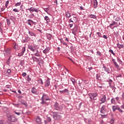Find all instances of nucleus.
Segmentation results:
<instances>
[{
  "mask_svg": "<svg viewBox=\"0 0 124 124\" xmlns=\"http://www.w3.org/2000/svg\"><path fill=\"white\" fill-rule=\"evenodd\" d=\"M88 96L89 97V102L93 103V104H94V102L93 100H96V96H97V93H89L88 94Z\"/></svg>",
  "mask_w": 124,
  "mask_h": 124,
  "instance_id": "nucleus-1",
  "label": "nucleus"
},
{
  "mask_svg": "<svg viewBox=\"0 0 124 124\" xmlns=\"http://www.w3.org/2000/svg\"><path fill=\"white\" fill-rule=\"evenodd\" d=\"M53 115V118L55 121H59L62 119V112H54Z\"/></svg>",
  "mask_w": 124,
  "mask_h": 124,
  "instance_id": "nucleus-2",
  "label": "nucleus"
},
{
  "mask_svg": "<svg viewBox=\"0 0 124 124\" xmlns=\"http://www.w3.org/2000/svg\"><path fill=\"white\" fill-rule=\"evenodd\" d=\"M8 120L10 121V122H17V118L15 117V115H10L8 116Z\"/></svg>",
  "mask_w": 124,
  "mask_h": 124,
  "instance_id": "nucleus-3",
  "label": "nucleus"
},
{
  "mask_svg": "<svg viewBox=\"0 0 124 124\" xmlns=\"http://www.w3.org/2000/svg\"><path fill=\"white\" fill-rule=\"evenodd\" d=\"M99 101L100 105H101L103 103H105V102L107 101V100L106 99V95H103L102 97L99 99Z\"/></svg>",
  "mask_w": 124,
  "mask_h": 124,
  "instance_id": "nucleus-4",
  "label": "nucleus"
},
{
  "mask_svg": "<svg viewBox=\"0 0 124 124\" xmlns=\"http://www.w3.org/2000/svg\"><path fill=\"white\" fill-rule=\"evenodd\" d=\"M116 110H118L120 113H123L124 111L121 109V108L119 107V106H112V111L113 112H115Z\"/></svg>",
  "mask_w": 124,
  "mask_h": 124,
  "instance_id": "nucleus-5",
  "label": "nucleus"
},
{
  "mask_svg": "<svg viewBox=\"0 0 124 124\" xmlns=\"http://www.w3.org/2000/svg\"><path fill=\"white\" fill-rule=\"evenodd\" d=\"M54 109L55 110H57V111H61L62 109V106H60L59 103L58 102H56L55 104L54 105Z\"/></svg>",
  "mask_w": 124,
  "mask_h": 124,
  "instance_id": "nucleus-6",
  "label": "nucleus"
},
{
  "mask_svg": "<svg viewBox=\"0 0 124 124\" xmlns=\"http://www.w3.org/2000/svg\"><path fill=\"white\" fill-rule=\"evenodd\" d=\"M112 62H113V63L117 70H121L122 69V68L120 67V65L118 64V63L116 62V60L112 59Z\"/></svg>",
  "mask_w": 124,
  "mask_h": 124,
  "instance_id": "nucleus-7",
  "label": "nucleus"
},
{
  "mask_svg": "<svg viewBox=\"0 0 124 124\" xmlns=\"http://www.w3.org/2000/svg\"><path fill=\"white\" fill-rule=\"evenodd\" d=\"M26 10H29L30 12H39V9L33 7H31L30 8L26 9Z\"/></svg>",
  "mask_w": 124,
  "mask_h": 124,
  "instance_id": "nucleus-8",
  "label": "nucleus"
},
{
  "mask_svg": "<svg viewBox=\"0 0 124 124\" xmlns=\"http://www.w3.org/2000/svg\"><path fill=\"white\" fill-rule=\"evenodd\" d=\"M31 59L33 60V62H37L39 63H40V62H41L42 63H43V60L42 59H41L40 61L38 58L33 56H32Z\"/></svg>",
  "mask_w": 124,
  "mask_h": 124,
  "instance_id": "nucleus-9",
  "label": "nucleus"
},
{
  "mask_svg": "<svg viewBox=\"0 0 124 124\" xmlns=\"http://www.w3.org/2000/svg\"><path fill=\"white\" fill-rule=\"evenodd\" d=\"M100 113L102 114H105V113H106V106H102L100 109Z\"/></svg>",
  "mask_w": 124,
  "mask_h": 124,
  "instance_id": "nucleus-10",
  "label": "nucleus"
},
{
  "mask_svg": "<svg viewBox=\"0 0 124 124\" xmlns=\"http://www.w3.org/2000/svg\"><path fill=\"white\" fill-rule=\"evenodd\" d=\"M28 48L30 49L32 52H35L36 50V46H28Z\"/></svg>",
  "mask_w": 124,
  "mask_h": 124,
  "instance_id": "nucleus-11",
  "label": "nucleus"
},
{
  "mask_svg": "<svg viewBox=\"0 0 124 124\" xmlns=\"http://www.w3.org/2000/svg\"><path fill=\"white\" fill-rule=\"evenodd\" d=\"M26 52V47H23L22 49L21 52L18 54V57H22L24 55V53Z\"/></svg>",
  "mask_w": 124,
  "mask_h": 124,
  "instance_id": "nucleus-12",
  "label": "nucleus"
},
{
  "mask_svg": "<svg viewBox=\"0 0 124 124\" xmlns=\"http://www.w3.org/2000/svg\"><path fill=\"white\" fill-rule=\"evenodd\" d=\"M31 93L33 94H38V93H37V89H36L35 87H32L31 88Z\"/></svg>",
  "mask_w": 124,
  "mask_h": 124,
  "instance_id": "nucleus-13",
  "label": "nucleus"
},
{
  "mask_svg": "<svg viewBox=\"0 0 124 124\" xmlns=\"http://www.w3.org/2000/svg\"><path fill=\"white\" fill-rule=\"evenodd\" d=\"M78 21V19L76 16H73V18L70 19L69 22H71L72 23H76Z\"/></svg>",
  "mask_w": 124,
  "mask_h": 124,
  "instance_id": "nucleus-14",
  "label": "nucleus"
},
{
  "mask_svg": "<svg viewBox=\"0 0 124 124\" xmlns=\"http://www.w3.org/2000/svg\"><path fill=\"white\" fill-rule=\"evenodd\" d=\"M94 8H96L97 7V0H93V2H92Z\"/></svg>",
  "mask_w": 124,
  "mask_h": 124,
  "instance_id": "nucleus-15",
  "label": "nucleus"
},
{
  "mask_svg": "<svg viewBox=\"0 0 124 124\" xmlns=\"http://www.w3.org/2000/svg\"><path fill=\"white\" fill-rule=\"evenodd\" d=\"M11 49L10 48H7L6 50H5V53H4V56H6V55H10L11 53Z\"/></svg>",
  "mask_w": 124,
  "mask_h": 124,
  "instance_id": "nucleus-16",
  "label": "nucleus"
},
{
  "mask_svg": "<svg viewBox=\"0 0 124 124\" xmlns=\"http://www.w3.org/2000/svg\"><path fill=\"white\" fill-rule=\"evenodd\" d=\"M45 87H49V86H50V79L48 78L47 79H46L45 82Z\"/></svg>",
  "mask_w": 124,
  "mask_h": 124,
  "instance_id": "nucleus-17",
  "label": "nucleus"
},
{
  "mask_svg": "<svg viewBox=\"0 0 124 124\" xmlns=\"http://www.w3.org/2000/svg\"><path fill=\"white\" fill-rule=\"evenodd\" d=\"M50 51V47H47L43 51L44 54H48Z\"/></svg>",
  "mask_w": 124,
  "mask_h": 124,
  "instance_id": "nucleus-18",
  "label": "nucleus"
},
{
  "mask_svg": "<svg viewBox=\"0 0 124 124\" xmlns=\"http://www.w3.org/2000/svg\"><path fill=\"white\" fill-rule=\"evenodd\" d=\"M69 91L68 90V89H64L63 91H60L59 93H61V94H62L63 93H68Z\"/></svg>",
  "mask_w": 124,
  "mask_h": 124,
  "instance_id": "nucleus-19",
  "label": "nucleus"
},
{
  "mask_svg": "<svg viewBox=\"0 0 124 124\" xmlns=\"http://www.w3.org/2000/svg\"><path fill=\"white\" fill-rule=\"evenodd\" d=\"M27 24L30 26V27H31V24H34V22L31 19L27 20Z\"/></svg>",
  "mask_w": 124,
  "mask_h": 124,
  "instance_id": "nucleus-20",
  "label": "nucleus"
},
{
  "mask_svg": "<svg viewBox=\"0 0 124 124\" xmlns=\"http://www.w3.org/2000/svg\"><path fill=\"white\" fill-rule=\"evenodd\" d=\"M44 20L45 21H46V24H48V23H50V18H49V17L48 16H46L44 17Z\"/></svg>",
  "mask_w": 124,
  "mask_h": 124,
  "instance_id": "nucleus-21",
  "label": "nucleus"
},
{
  "mask_svg": "<svg viewBox=\"0 0 124 124\" xmlns=\"http://www.w3.org/2000/svg\"><path fill=\"white\" fill-rule=\"evenodd\" d=\"M103 68H104L105 71L107 72V73L108 74H109V73H110V69H109V68H108L105 66H103Z\"/></svg>",
  "mask_w": 124,
  "mask_h": 124,
  "instance_id": "nucleus-22",
  "label": "nucleus"
},
{
  "mask_svg": "<svg viewBox=\"0 0 124 124\" xmlns=\"http://www.w3.org/2000/svg\"><path fill=\"white\" fill-rule=\"evenodd\" d=\"M42 98H43L44 100H46V101H47V100H49V101L51 100L50 98H46V94L44 93L43 94Z\"/></svg>",
  "mask_w": 124,
  "mask_h": 124,
  "instance_id": "nucleus-23",
  "label": "nucleus"
},
{
  "mask_svg": "<svg viewBox=\"0 0 124 124\" xmlns=\"http://www.w3.org/2000/svg\"><path fill=\"white\" fill-rule=\"evenodd\" d=\"M115 25H118V22L116 21H112V23L109 25V28L113 29V28H112V27Z\"/></svg>",
  "mask_w": 124,
  "mask_h": 124,
  "instance_id": "nucleus-24",
  "label": "nucleus"
},
{
  "mask_svg": "<svg viewBox=\"0 0 124 124\" xmlns=\"http://www.w3.org/2000/svg\"><path fill=\"white\" fill-rule=\"evenodd\" d=\"M28 33L30 36H36V34L31 31H29Z\"/></svg>",
  "mask_w": 124,
  "mask_h": 124,
  "instance_id": "nucleus-25",
  "label": "nucleus"
},
{
  "mask_svg": "<svg viewBox=\"0 0 124 124\" xmlns=\"http://www.w3.org/2000/svg\"><path fill=\"white\" fill-rule=\"evenodd\" d=\"M30 39H31V38L29 36H27L25 37V39L24 40H23V42H24V43L29 42V41H30Z\"/></svg>",
  "mask_w": 124,
  "mask_h": 124,
  "instance_id": "nucleus-26",
  "label": "nucleus"
},
{
  "mask_svg": "<svg viewBox=\"0 0 124 124\" xmlns=\"http://www.w3.org/2000/svg\"><path fill=\"white\" fill-rule=\"evenodd\" d=\"M20 103L22 105H24L25 107H28V104H27V102L25 101H21Z\"/></svg>",
  "mask_w": 124,
  "mask_h": 124,
  "instance_id": "nucleus-27",
  "label": "nucleus"
},
{
  "mask_svg": "<svg viewBox=\"0 0 124 124\" xmlns=\"http://www.w3.org/2000/svg\"><path fill=\"white\" fill-rule=\"evenodd\" d=\"M36 122L39 124H42L41 119H40L39 118V117H37V118H36Z\"/></svg>",
  "mask_w": 124,
  "mask_h": 124,
  "instance_id": "nucleus-28",
  "label": "nucleus"
},
{
  "mask_svg": "<svg viewBox=\"0 0 124 124\" xmlns=\"http://www.w3.org/2000/svg\"><path fill=\"white\" fill-rule=\"evenodd\" d=\"M76 31H77V26H75L74 28L72 29V33L75 34Z\"/></svg>",
  "mask_w": 124,
  "mask_h": 124,
  "instance_id": "nucleus-29",
  "label": "nucleus"
},
{
  "mask_svg": "<svg viewBox=\"0 0 124 124\" xmlns=\"http://www.w3.org/2000/svg\"><path fill=\"white\" fill-rule=\"evenodd\" d=\"M34 56L36 57H40V53H39V51L38 50H36V52L34 53Z\"/></svg>",
  "mask_w": 124,
  "mask_h": 124,
  "instance_id": "nucleus-30",
  "label": "nucleus"
},
{
  "mask_svg": "<svg viewBox=\"0 0 124 124\" xmlns=\"http://www.w3.org/2000/svg\"><path fill=\"white\" fill-rule=\"evenodd\" d=\"M117 47L119 49H122V48H124V45H120L119 43L117 44Z\"/></svg>",
  "mask_w": 124,
  "mask_h": 124,
  "instance_id": "nucleus-31",
  "label": "nucleus"
},
{
  "mask_svg": "<svg viewBox=\"0 0 124 124\" xmlns=\"http://www.w3.org/2000/svg\"><path fill=\"white\" fill-rule=\"evenodd\" d=\"M47 38L48 40H51V38L52 37V34L48 33L46 34Z\"/></svg>",
  "mask_w": 124,
  "mask_h": 124,
  "instance_id": "nucleus-32",
  "label": "nucleus"
},
{
  "mask_svg": "<svg viewBox=\"0 0 124 124\" xmlns=\"http://www.w3.org/2000/svg\"><path fill=\"white\" fill-rule=\"evenodd\" d=\"M89 17L92 19H96V16L95 15L91 14L89 16Z\"/></svg>",
  "mask_w": 124,
  "mask_h": 124,
  "instance_id": "nucleus-33",
  "label": "nucleus"
},
{
  "mask_svg": "<svg viewBox=\"0 0 124 124\" xmlns=\"http://www.w3.org/2000/svg\"><path fill=\"white\" fill-rule=\"evenodd\" d=\"M66 16L67 18H70V17H71V15H70V13H69V12H67L66 13Z\"/></svg>",
  "mask_w": 124,
  "mask_h": 124,
  "instance_id": "nucleus-34",
  "label": "nucleus"
},
{
  "mask_svg": "<svg viewBox=\"0 0 124 124\" xmlns=\"http://www.w3.org/2000/svg\"><path fill=\"white\" fill-rule=\"evenodd\" d=\"M109 123H110V124H113L114 123H115V119L114 118H112L111 119H110Z\"/></svg>",
  "mask_w": 124,
  "mask_h": 124,
  "instance_id": "nucleus-35",
  "label": "nucleus"
},
{
  "mask_svg": "<svg viewBox=\"0 0 124 124\" xmlns=\"http://www.w3.org/2000/svg\"><path fill=\"white\" fill-rule=\"evenodd\" d=\"M42 99V102L41 103V104L46 105V102H45L44 100V99L43 98H41Z\"/></svg>",
  "mask_w": 124,
  "mask_h": 124,
  "instance_id": "nucleus-36",
  "label": "nucleus"
},
{
  "mask_svg": "<svg viewBox=\"0 0 124 124\" xmlns=\"http://www.w3.org/2000/svg\"><path fill=\"white\" fill-rule=\"evenodd\" d=\"M111 103H112V104H116V100H115V99L112 98L111 99Z\"/></svg>",
  "mask_w": 124,
  "mask_h": 124,
  "instance_id": "nucleus-37",
  "label": "nucleus"
},
{
  "mask_svg": "<svg viewBox=\"0 0 124 124\" xmlns=\"http://www.w3.org/2000/svg\"><path fill=\"white\" fill-rule=\"evenodd\" d=\"M109 85V87H111V84H112V83H113V81L112 80V79H109L108 81Z\"/></svg>",
  "mask_w": 124,
  "mask_h": 124,
  "instance_id": "nucleus-38",
  "label": "nucleus"
},
{
  "mask_svg": "<svg viewBox=\"0 0 124 124\" xmlns=\"http://www.w3.org/2000/svg\"><path fill=\"white\" fill-rule=\"evenodd\" d=\"M96 34H97L98 36H99V37H102V35L100 32H97Z\"/></svg>",
  "mask_w": 124,
  "mask_h": 124,
  "instance_id": "nucleus-39",
  "label": "nucleus"
},
{
  "mask_svg": "<svg viewBox=\"0 0 124 124\" xmlns=\"http://www.w3.org/2000/svg\"><path fill=\"white\" fill-rule=\"evenodd\" d=\"M7 73L8 74V75H11V70L8 69L7 71Z\"/></svg>",
  "mask_w": 124,
  "mask_h": 124,
  "instance_id": "nucleus-40",
  "label": "nucleus"
},
{
  "mask_svg": "<svg viewBox=\"0 0 124 124\" xmlns=\"http://www.w3.org/2000/svg\"><path fill=\"white\" fill-rule=\"evenodd\" d=\"M109 53H111V54H112V55H113V56H115V53H114V51H113V50L112 49H109L108 50Z\"/></svg>",
  "mask_w": 124,
  "mask_h": 124,
  "instance_id": "nucleus-41",
  "label": "nucleus"
},
{
  "mask_svg": "<svg viewBox=\"0 0 124 124\" xmlns=\"http://www.w3.org/2000/svg\"><path fill=\"white\" fill-rule=\"evenodd\" d=\"M11 57H10V58L8 59L7 61V64H8V65H9V63H10V60H11Z\"/></svg>",
  "mask_w": 124,
  "mask_h": 124,
  "instance_id": "nucleus-42",
  "label": "nucleus"
},
{
  "mask_svg": "<svg viewBox=\"0 0 124 124\" xmlns=\"http://www.w3.org/2000/svg\"><path fill=\"white\" fill-rule=\"evenodd\" d=\"M15 5V6H20V5H21V2H17Z\"/></svg>",
  "mask_w": 124,
  "mask_h": 124,
  "instance_id": "nucleus-43",
  "label": "nucleus"
},
{
  "mask_svg": "<svg viewBox=\"0 0 124 124\" xmlns=\"http://www.w3.org/2000/svg\"><path fill=\"white\" fill-rule=\"evenodd\" d=\"M9 4V0H7L5 4V7H7L8 4Z\"/></svg>",
  "mask_w": 124,
  "mask_h": 124,
  "instance_id": "nucleus-44",
  "label": "nucleus"
},
{
  "mask_svg": "<svg viewBox=\"0 0 124 124\" xmlns=\"http://www.w3.org/2000/svg\"><path fill=\"white\" fill-rule=\"evenodd\" d=\"M1 26H2V24L1 23H0V32L2 33V28H1Z\"/></svg>",
  "mask_w": 124,
  "mask_h": 124,
  "instance_id": "nucleus-45",
  "label": "nucleus"
},
{
  "mask_svg": "<svg viewBox=\"0 0 124 124\" xmlns=\"http://www.w3.org/2000/svg\"><path fill=\"white\" fill-rule=\"evenodd\" d=\"M31 80V78H30V76H27V81L28 82H30Z\"/></svg>",
  "mask_w": 124,
  "mask_h": 124,
  "instance_id": "nucleus-46",
  "label": "nucleus"
},
{
  "mask_svg": "<svg viewBox=\"0 0 124 124\" xmlns=\"http://www.w3.org/2000/svg\"><path fill=\"white\" fill-rule=\"evenodd\" d=\"M46 120L47 122H49V123L51 122L52 119H51L50 117H47Z\"/></svg>",
  "mask_w": 124,
  "mask_h": 124,
  "instance_id": "nucleus-47",
  "label": "nucleus"
},
{
  "mask_svg": "<svg viewBox=\"0 0 124 124\" xmlns=\"http://www.w3.org/2000/svg\"><path fill=\"white\" fill-rule=\"evenodd\" d=\"M101 118H102V119H104L105 118H107V115L101 114Z\"/></svg>",
  "mask_w": 124,
  "mask_h": 124,
  "instance_id": "nucleus-48",
  "label": "nucleus"
},
{
  "mask_svg": "<svg viewBox=\"0 0 124 124\" xmlns=\"http://www.w3.org/2000/svg\"><path fill=\"white\" fill-rule=\"evenodd\" d=\"M6 22L8 24V25L9 26V25H10V20H9V19H7Z\"/></svg>",
  "mask_w": 124,
  "mask_h": 124,
  "instance_id": "nucleus-49",
  "label": "nucleus"
},
{
  "mask_svg": "<svg viewBox=\"0 0 124 124\" xmlns=\"http://www.w3.org/2000/svg\"><path fill=\"white\" fill-rule=\"evenodd\" d=\"M96 79L97 80H100V76H99V75L98 74L96 75Z\"/></svg>",
  "mask_w": 124,
  "mask_h": 124,
  "instance_id": "nucleus-50",
  "label": "nucleus"
},
{
  "mask_svg": "<svg viewBox=\"0 0 124 124\" xmlns=\"http://www.w3.org/2000/svg\"><path fill=\"white\" fill-rule=\"evenodd\" d=\"M115 21H116L117 22H119V21H120V17H117L115 19Z\"/></svg>",
  "mask_w": 124,
  "mask_h": 124,
  "instance_id": "nucleus-51",
  "label": "nucleus"
},
{
  "mask_svg": "<svg viewBox=\"0 0 124 124\" xmlns=\"http://www.w3.org/2000/svg\"><path fill=\"white\" fill-rule=\"evenodd\" d=\"M71 80L72 81L73 84H75V79L73 78H71Z\"/></svg>",
  "mask_w": 124,
  "mask_h": 124,
  "instance_id": "nucleus-52",
  "label": "nucleus"
},
{
  "mask_svg": "<svg viewBox=\"0 0 124 124\" xmlns=\"http://www.w3.org/2000/svg\"><path fill=\"white\" fill-rule=\"evenodd\" d=\"M14 49H17L18 48V45H17L16 44H15L14 45Z\"/></svg>",
  "mask_w": 124,
  "mask_h": 124,
  "instance_id": "nucleus-53",
  "label": "nucleus"
},
{
  "mask_svg": "<svg viewBox=\"0 0 124 124\" xmlns=\"http://www.w3.org/2000/svg\"><path fill=\"white\" fill-rule=\"evenodd\" d=\"M13 11L14 12H19V10L17 9H14L13 10Z\"/></svg>",
  "mask_w": 124,
  "mask_h": 124,
  "instance_id": "nucleus-54",
  "label": "nucleus"
},
{
  "mask_svg": "<svg viewBox=\"0 0 124 124\" xmlns=\"http://www.w3.org/2000/svg\"><path fill=\"white\" fill-rule=\"evenodd\" d=\"M96 54L97 56H101V53H100L99 51H97Z\"/></svg>",
  "mask_w": 124,
  "mask_h": 124,
  "instance_id": "nucleus-55",
  "label": "nucleus"
},
{
  "mask_svg": "<svg viewBox=\"0 0 124 124\" xmlns=\"http://www.w3.org/2000/svg\"><path fill=\"white\" fill-rule=\"evenodd\" d=\"M22 76L23 77H25V76H27V73H22Z\"/></svg>",
  "mask_w": 124,
  "mask_h": 124,
  "instance_id": "nucleus-56",
  "label": "nucleus"
},
{
  "mask_svg": "<svg viewBox=\"0 0 124 124\" xmlns=\"http://www.w3.org/2000/svg\"><path fill=\"white\" fill-rule=\"evenodd\" d=\"M15 113L16 114V115H17V116H20V115H21V113L20 112H17L16 111H15Z\"/></svg>",
  "mask_w": 124,
  "mask_h": 124,
  "instance_id": "nucleus-57",
  "label": "nucleus"
},
{
  "mask_svg": "<svg viewBox=\"0 0 124 124\" xmlns=\"http://www.w3.org/2000/svg\"><path fill=\"white\" fill-rule=\"evenodd\" d=\"M103 37V38H105V39H107V38H108V37H107V35H104Z\"/></svg>",
  "mask_w": 124,
  "mask_h": 124,
  "instance_id": "nucleus-58",
  "label": "nucleus"
},
{
  "mask_svg": "<svg viewBox=\"0 0 124 124\" xmlns=\"http://www.w3.org/2000/svg\"><path fill=\"white\" fill-rule=\"evenodd\" d=\"M62 44L63 45H64L65 46H67V44H66V43L63 42H62Z\"/></svg>",
  "mask_w": 124,
  "mask_h": 124,
  "instance_id": "nucleus-59",
  "label": "nucleus"
},
{
  "mask_svg": "<svg viewBox=\"0 0 124 124\" xmlns=\"http://www.w3.org/2000/svg\"><path fill=\"white\" fill-rule=\"evenodd\" d=\"M13 105H14L16 107L19 106V104H13Z\"/></svg>",
  "mask_w": 124,
  "mask_h": 124,
  "instance_id": "nucleus-60",
  "label": "nucleus"
},
{
  "mask_svg": "<svg viewBox=\"0 0 124 124\" xmlns=\"http://www.w3.org/2000/svg\"><path fill=\"white\" fill-rule=\"evenodd\" d=\"M121 108H122V109H124V104L121 106Z\"/></svg>",
  "mask_w": 124,
  "mask_h": 124,
  "instance_id": "nucleus-61",
  "label": "nucleus"
},
{
  "mask_svg": "<svg viewBox=\"0 0 124 124\" xmlns=\"http://www.w3.org/2000/svg\"><path fill=\"white\" fill-rule=\"evenodd\" d=\"M69 26L70 28H72V27H73V24H69Z\"/></svg>",
  "mask_w": 124,
  "mask_h": 124,
  "instance_id": "nucleus-62",
  "label": "nucleus"
},
{
  "mask_svg": "<svg viewBox=\"0 0 124 124\" xmlns=\"http://www.w3.org/2000/svg\"><path fill=\"white\" fill-rule=\"evenodd\" d=\"M40 81H41L40 84H41V85H43V81H42V79H40Z\"/></svg>",
  "mask_w": 124,
  "mask_h": 124,
  "instance_id": "nucleus-63",
  "label": "nucleus"
},
{
  "mask_svg": "<svg viewBox=\"0 0 124 124\" xmlns=\"http://www.w3.org/2000/svg\"><path fill=\"white\" fill-rule=\"evenodd\" d=\"M117 61H118L119 62H122V61H121V59H120V58H117Z\"/></svg>",
  "mask_w": 124,
  "mask_h": 124,
  "instance_id": "nucleus-64",
  "label": "nucleus"
}]
</instances>
